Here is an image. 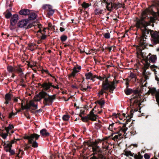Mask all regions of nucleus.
I'll return each instance as SVG.
<instances>
[{
  "label": "nucleus",
  "instance_id": "f257e3e1",
  "mask_svg": "<svg viewBox=\"0 0 159 159\" xmlns=\"http://www.w3.org/2000/svg\"><path fill=\"white\" fill-rule=\"evenodd\" d=\"M149 11V10L148 9L143 11L142 13V17L140 19L137 20L136 22V27L138 29H140L142 32V35L139 39L140 45L142 46L146 45L147 37L149 35V33L151 35L152 40L154 41H156L158 38V35L157 32H154L147 28V26L149 25L150 23L149 22L145 21L144 19L146 18L147 13Z\"/></svg>",
  "mask_w": 159,
  "mask_h": 159
},
{
  "label": "nucleus",
  "instance_id": "f03ea898",
  "mask_svg": "<svg viewBox=\"0 0 159 159\" xmlns=\"http://www.w3.org/2000/svg\"><path fill=\"white\" fill-rule=\"evenodd\" d=\"M40 97L41 99L44 98L43 103L44 105H51L54 99H55V95H49L47 92L42 91L39 93L38 95Z\"/></svg>",
  "mask_w": 159,
  "mask_h": 159
},
{
  "label": "nucleus",
  "instance_id": "7ed1b4c3",
  "mask_svg": "<svg viewBox=\"0 0 159 159\" xmlns=\"http://www.w3.org/2000/svg\"><path fill=\"white\" fill-rule=\"evenodd\" d=\"M99 142L100 141L98 140H96L90 144V146L92 147V151L93 152L91 156L97 155L99 157H101L102 151L100 147L98 146V145L99 144Z\"/></svg>",
  "mask_w": 159,
  "mask_h": 159
},
{
  "label": "nucleus",
  "instance_id": "20e7f679",
  "mask_svg": "<svg viewBox=\"0 0 159 159\" xmlns=\"http://www.w3.org/2000/svg\"><path fill=\"white\" fill-rule=\"evenodd\" d=\"M40 137V135L34 133L31 134L29 135H26L24 136V139L28 140L29 143L32 144V146L34 148L38 147V143L36 141H34V139L37 140Z\"/></svg>",
  "mask_w": 159,
  "mask_h": 159
},
{
  "label": "nucleus",
  "instance_id": "39448f33",
  "mask_svg": "<svg viewBox=\"0 0 159 159\" xmlns=\"http://www.w3.org/2000/svg\"><path fill=\"white\" fill-rule=\"evenodd\" d=\"M102 87L105 90L109 89V91L111 93H112L113 91L116 88L114 80L112 82H109L107 78L105 79V80L102 82Z\"/></svg>",
  "mask_w": 159,
  "mask_h": 159
},
{
  "label": "nucleus",
  "instance_id": "423d86ee",
  "mask_svg": "<svg viewBox=\"0 0 159 159\" xmlns=\"http://www.w3.org/2000/svg\"><path fill=\"white\" fill-rule=\"evenodd\" d=\"M7 70L9 72H18L20 75H22L23 74L21 69L19 67H13L12 66H7Z\"/></svg>",
  "mask_w": 159,
  "mask_h": 159
},
{
  "label": "nucleus",
  "instance_id": "0eeeda50",
  "mask_svg": "<svg viewBox=\"0 0 159 159\" xmlns=\"http://www.w3.org/2000/svg\"><path fill=\"white\" fill-rule=\"evenodd\" d=\"M150 66V64L148 62H146V64L144 65L143 71V78L145 79L144 81H146L149 78L150 74L149 72H146V69L148 68Z\"/></svg>",
  "mask_w": 159,
  "mask_h": 159
},
{
  "label": "nucleus",
  "instance_id": "6e6552de",
  "mask_svg": "<svg viewBox=\"0 0 159 159\" xmlns=\"http://www.w3.org/2000/svg\"><path fill=\"white\" fill-rule=\"evenodd\" d=\"M127 129V128L125 127V125H124L120 129L119 132L117 133L118 134L114 136L113 138V139L115 140L118 139H120L123 134H125Z\"/></svg>",
  "mask_w": 159,
  "mask_h": 159
},
{
  "label": "nucleus",
  "instance_id": "1a4fd4ad",
  "mask_svg": "<svg viewBox=\"0 0 159 159\" xmlns=\"http://www.w3.org/2000/svg\"><path fill=\"white\" fill-rule=\"evenodd\" d=\"M52 83L47 81L44 82L42 84H40V86L43 88V90L44 91H49L50 90V88L52 86Z\"/></svg>",
  "mask_w": 159,
  "mask_h": 159
},
{
  "label": "nucleus",
  "instance_id": "9d476101",
  "mask_svg": "<svg viewBox=\"0 0 159 159\" xmlns=\"http://www.w3.org/2000/svg\"><path fill=\"white\" fill-rule=\"evenodd\" d=\"M42 8L44 10L46 9L47 11H48L47 13L48 16H52L55 12L54 10L52 9V6L49 4L43 5Z\"/></svg>",
  "mask_w": 159,
  "mask_h": 159
},
{
  "label": "nucleus",
  "instance_id": "9b49d317",
  "mask_svg": "<svg viewBox=\"0 0 159 159\" xmlns=\"http://www.w3.org/2000/svg\"><path fill=\"white\" fill-rule=\"evenodd\" d=\"M29 23V20L28 19H24L20 21L17 23L18 27L21 28H26Z\"/></svg>",
  "mask_w": 159,
  "mask_h": 159
},
{
  "label": "nucleus",
  "instance_id": "f8f14e48",
  "mask_svg": "<svg viewBox=\"0 0 159 159\" xmlns=\"http://www.w3.org/2000/svg\"><path fill=\"white\" fill-rule=\"evenodd\" d=\"M156 7L157 10V12L156 13L154 12H152L153 16V17H150V20L151 22H154V20L157 19V14L159 16V2H157Z\"/></svg>",
  "mask_w": 159,
  "mask_h": 159
},
{
  "label": "nucleus",
  "instance_id": "ddd939ff",
  "mask_svg": "<svg viewBox=\"0 0 159 159\" xmlns=\"http://www.w3.org/2000/svg\"><path fill=\"white\" fill-rule=\"evenodd\" d=\"M19 19L18 16L17 14H14L11 17L10 22L11 25L12 26L15 25Z\"/></svg>",
  "mask_w": 159,
  "mask_h": 159
},
{
  "label": "nucleus",
  "instance_id": "4468645a",
  "mask_svg": "<svg viewBox=\"0 0 159 159\" xmlns=\"http://www.w3.org/2000/svg\"><path fill=\"white\" fill-rule=\"evenodd\" d=\"M94 109H93L90 112V113L88 114L89 119V120L92 121H94L96 120L98 117L97 115L94 114Z\"/></svg>",
  "mask_w": 159,
  "mask_h": 159
},
{
  "label": "nucleus",
  "instance_id": "2eb2a0df",
  "mask_svg": "<svg viewBox=\"0 0 159 159\" xmlns=\"http://www.w3.org/2000/svg\"><path fill=\"white\" fill-rule=\"evenodd\" d=\"M128 77L131 79H133L134 81H136L138 80V79L137 78V75L136 73L130 72Z\"/></svg>",
  "mask_w": 159,
  "mask_h": 159
},
{
  "label": "nucleus",
  "instance_id": "dca6fc26",
  "mask_svg": "<svg viewBox=\"0 0 159 159\" xmlns=\"http://www.w3.org/2000/svg\"><path fill=\"white\" fill-rule=\"evenodd\" d=\"M100 141L99 143H101L102 144V147L103 149H108V148L109 144L107 143L106 140H98Z\"/></svg>",
  "mask_w": 159,
  "mask_h": 159
},
{
  "label": "nucleus",
  "instance_id": "f3484780",
  "mask_svg": "<svg viewBox=\"0 0 159 159\" xmlns=\"http://www.w3.org/2000/svg\"><path fill=\"white\" fill-rule=\"evenodd\" d=\"M40 132L41 135L43 137L49 136L50 135L49 133L45 129H43L41 130Z\"/></svg>",
  "mask_w": 159,
  "mask_h": 159
},
{
  "label": "nucleus",
  "instance_id": "a211bd4d",
  "mask_svg": "<svg viewBox=\"0 0 159 159\" xmlns=\"http://www.w3.org/2000/svg\"><path fill=\"white\" fill-rule=\"evenodd\" d=\"M11 94L10 93H7L5 94V104H8L10 102L11 99Z\"/></svg>",
  "mask_w": 159,
  "mask_h": 159
},
{
  "label": "nucleus",
  "instance_id": "6ab92c4d",
  "mask_svg": "<svg viewBox=\"0 0 159 159\" xmlns=\"http://www.w3.org/2000/svg\"><path fill=\"white\" fill-rule=\"evenodd\" d=\"M133 111L131 110L130 111V115L126 114L125 113H123L122 114V116L124 117V119H125V118L127 119V120H129L133 117V114L134 113Z\"/></svg>",
  "mask_w": 159,
  "mask_h": 159
},
{
  "label": "nucleus",
  "instance_id": "aec40b11",
  "mask_svg": "<svg viewBox=\"0 0 159 159\" xmlns=\"http://www.w3.org/2000/svg\"><path fill=\"white\" fill-rule=\"evenodd\" d=\"M106 11V9L103 10H101L99 8H96L94 10V12L95 15H98L100 14H104Z\"/></svg>",
  "mask_w": 159,
  "mask_h": 159
},
{
  "label": "nucleus",
  "instance_id": "412c9836",
  "mask_svg": "<svg viewBox=\"0 0 159 159\" xmlns=\"http://www.w3.org/2000/svg\"><path fill=\"white\" fill-rule=\"evenodd\" d=\"M19 14L22 15H27L30 14V11L27 9L21 10L19 11Z\"/></svg>",
  "mask_w": 159,
  "mask_h": 159
},
{
  "label": "nucleus",
  "instance_id": "4be33fe9",
  "mask_svg": "<svg viewBox=\"0 0 159 159\" xmlns=\"http://www.w3.org/2000/svg\"><path fill=\"white\" fill-rule=\"evenodd\" d=\"M79 72V70H76V67H74L73 69V70L71 74L69 75V77H75V76L76 75L77 73L78 72Z\"/></svg>",
  "mask_w": 159,
  "mask_h": 159
},
{
  "label": "nucleus",
  "instance_id": "5701e85b",
  "mask_svg": "<svg viewBox=\"0 0 159 159\" xmlns=\"http://www.w3.org/2000/svg\"><path fill=\"white\" fill-rule=\"evenodd\" d=\"M124 154L127 157L129 156L133 157L134 155V153L131 152L130 151L127 149H125L124 150Z\"/></svg>",
  "mask_w": 159,
  "mask_h": 159
},
{
  "label": "nucleus",
  "instance_id": "b1692460",
  "mask_svg": "<svg viewBox=\"0 0 159 159\" xmlns=\"http://www.w3.org/2000/svg\"><path fill=\"white\" fill-rule=\"evenodd\" d=\"M157 60V57L155 55H152L150 56L148 59L149 62H151L152 63H154Z\"/></svg>",
  "mask_w": 159,
  "mask_h": 159
},
{
  "label": "nucleus",
  "instance_id": "393cba45",
  "mask_svg": "<svg viewBox=\"0 0 159 159\" xmlns=\"http://www.w3.org/2000/svg\"><path fill=\"white\" fill-rule=\"evenodd\" d=\"M36 48V45L33 43H31L29 45L28 49L31 51L34 50Z\"/></svg>",
  "mask_w": 159,
  "mask_h": 159
},
{
  "label": "nucleus",
  "instance_id": "a878e982",
  "mask_svg": "<svg viewBox=\"0 0 159 159\" xmlns=\"http://www.w3.org/2000/svg\"><path fill=\"white\" fill-rule=\"evenodd\" d=\"M85 75L86 77V79L87 80L90 79L92 77H93V75L91 72L86 73Z\"/></svg>",
  "mask_w": 159,
  "mask_h": 159
},
{
  "label": "nucleus",
  "instance_id": "bb28decb",
  "mask_svg": "<svg viewBox=\"0 0 159 159\" xmlns=\"http://www.w3.org/2000/svg\"><path fill=\"white\" fill-rule=\"evenodd\" d=\"M36 17V15L35 13H30L29 16V18L31 20H34Z\"/></svg>",
  "mask_w": 159,
  "mask_h": 159
},
{
  "label": "nucleus",
  "instance_id": "cd10ccee",
  "mask_svg": "<svg viewBox=\"0 0 159 159\" xmlns=\"http://www.w3.org/2000/svg\"><path fill=\"white\" fill-rule=\"evenodd\" d=\"M91 6V3H87L85 2H84L82 4V7L84 8L85 9H86Z\"/></svg>",
  "mask_w": 159,
  "mask_h": 159
},
{
  "label": "nucleus",
  "instance_id": "c85d7f7f",
  "mask_svg": "<svg viewBox=\"0 0 159 159\" xmlns=\"http://www.w3.org/2000/svg\"><path fill=\"white\" fill-rule=\"evenodd\" d=\"M13 128V126L12 125L10 124L9 125V126L8 127H5V129L7 131V133H9V132L10 130L12 129Z\"/></svg>",
  "mask_w": 159,
  "mask_h": 159
},
{
  "label": "nucleus",
  "instance_id": "c756f323",
  "mask_svg": "<svg viewBox=\"0 0 159 159\" xmlns=\"http://www.w3.org/2000/svg\"><path fill=\"white\" fill-rule=\"evenodd\" d=\"M30 105L31 107L32 106L34 108H35L36 109H37L38 108V105L37 104H35L34 103V101L33 100L30 101Z\"/></svg>",
  "mask_w": 159,
  "mask_h": 159
},
{
  "label": "nucleus",
  "instance_id": "7c9ffc66",
  "mask_svg": "<svg viewBox=\"0 0 159 159\" xmlns=\"http://www.w3.org/2000/svg\"><path fill=\"white\" fill-rule=\"evenodd\" d=\"M125 92L126 95H129L132 93L133 90L131 89H128L126 90H125Z\"/></svg>",
  "mask_w": 159,
  "mask_h": 159
},
{
  "label": "nucleus",
  "instance_id": "2f4dec72",
  "mask_svg": "<svg viewBox=\"0 0 159 159\" xmlns=\"http://www.w3.org/2000/svg\"><path fill=\"white\" fill-rule=\"evenodd\" d=\"M114 123H112L109 125L108 129L111 131H113V130L115 129V128L114 127Z\"/></svg>",
  "mask_w": 159,
  "mask_h": 159
},
{
  "label": "nucleus",
  "instance_id": "473e14b6",
  "mask_svg": "<svg viewBox=\"0 0 159 159\" xmlns=\"http://www.w3.org/2000/svg\"><path fill=\"white\" fill-rule=\"evenodd\" d=\"M106 7L108 10L111 11L112 10V3L107 4V5L106 6Z\"/></svg>",
  "mask_w": 159,
  "mask_h": 159
},
{
  "label": "nucleus",
  "instance_id": "72a5a7b5",
  "mask_svg": "<svg viewBox=\"0 0 159 159\" xmlns=\"http://www.w3.org/2000/svg\"><path fill=\"white\" fill-rule=\"evenodd\" d=\"M39 95V93L38 94L36 95L34 98V101L38 102L41 99L40 97L38 96Z\"/></svg>",
  "mask_w": 159,
  "mask_h": 159
},
{
  "label": "nucleus",
  "instance_id": "f704fd0d",
  "mask_svg": "<svg viewBox=\"0 0 159 159\" xmlns=\"http://www.w3.org/2000/svg\"><path fill=\"white\" fill-rule=\"evenodd\" d=\"M81 117V120L83 122H86L89 119V116L88 115L87 116H85L84 117L82 116Z\"/></svg>",
  "mask_w": 159,
  "mask_h": 159
},
{
  "label": "nucleus",
  "instance_id": "c9c22d12",
  "mask_svg": "<svg viewBox=\"0 0 159 159\" xmlns=\"http://www.w3.org/2000/svg\"><path fill=\"white\" fill-rule=\"evenodd\" d=\"M70 116L68 115H64L62 117V119L64 120L67 121L69 120Z\"/></svg>",
  "mask_w": 159,
  "mask_h": 159
},
{
  "label": "nucleus",
  "instance_id": "e433bc0d",
  "mask_svg": "<svg viewBox=\"0 0 159 159\" xmlns=\"http://www.w3.org/2000/svg\"><path fill=\"white\" fill-rule=\"evenodd\" d=\"M97 103L100 105L101 106V107H102V106L105 103V102L104 100H98L97 101Z\"/></svg>",
  "mask_w": 159,
  "mask_h": 159
},
{
  "label": "nucleus",
  "instance_id": "4c0bfd02",
  "mask_svg": "<svg viewBox=\"0 0 159 159\" xmlns=\"http://www.w3.org/2000/svg\"><path fill=\"white\" fill-rule=\"evenodd\" d=\"M67 37L66 36L63 35L61 37L60 39L62 41L64 42L67 39Z\"/></svg>",
  "mask_w": 159,
  "mask_h": 159
},
{
  "label": "nucleus",
  "instance_id": "58836bf2",
  "mask_svg": "<svg viewBox=\"0 0 159 159\" xmlns=\"http://www.w3.org/2000/svg\"><path fill=\"white\" fill-rule=\"evenodd\" d=\"M116 5L117 6L116 8H118L120 7L124 8V4H122L121 3H116Z\"/></svg>",
  "mask_w": 159,
  "mask_h": 159
},
{
  "label": "nucleus",
  "instance_id": "ea45409f",
  "mask_svg": "<svg viewBox=\"0 0 159 159\" xmlns=\"http://www.w3.org/2000/svg\"><path fill=\"white\" fill-rule=\"evenodd\" d=\"M104 36L106 39H108L110 38V35L109 33H106L104 34Z\"/></svg>",
  "mask_w": 159,
  "mask_h": 159
},
{
  "label": "nucleus",
  "instance_id": "a19ab883",
  "mask_svg": "<svg viewBox=\"0 0 159 159\" xmlns=\"http://www.w3.org/2000/svg\"><path fill=\"white\" fill-rule=\"evenodd\" d=\"M31 106L29 104H27L25 106H23V107L24 109H29L30 108Z\"/></svg>",
  "mask_w": 159,
  "mask_h": 159
},
{
  "label": "nucleus",
  "instance_id": "79ce46f5",
  "mask_svg": "<svg viewBox=\"0 0 159 159\" xmlns=\"http://www.w3.org/2000/svg\"><path fill=\"white\" fill-rule=\"evenodd\" d=\"M8 133H2L1 134V136H2V137L4 139H6L7 136H8Z\"/></svg>",
  "mask_w": 159,
  "mask_h": 159
},
{
  "label": "nucleus",
  "instance_id": "37998d69",
  "mask_svg": "<svg viewBox=\"0 0 159 159\" xmlns=\"http://www.w3.org/2000/svg\"><path fill=\"white\" fill-rule=\"evenodd\" d=\"M11 16V12H9L7 13L5 15V17L7 18H10Z\"/></svg>",
  "mask_w": 159,
  "mask_h": 159
},
{
  "label": "nucleus",
  "instance_id": "c03bdc74",
  "mask_svg": "<svg viewBox=\"0 0 159 159\" xmlns=\"http://www.w3.org/2000/svg\"><path fill=\"white\" fill-rule=\"evenodd\" d=\"M116 3H112V10L116 9Z\"/></svg>",
  "mask_w": 159,
  "mask_h": 159
},
{
  "label": "nucleus",
  "instance_id": "a18cd8bd",
  "mask_svg": "<svg viewBox=\"0 0 159 159\" xmlns=\"http://www.w3.org/2000/svg\"><path fill=\"white\" fill-rule=\"evenodd\" d=\"M38 27L39 29V30L37 31V32H41L42 31L41 28L42 26L41 24H38Z\"/></svg>",
  "mask_w": 159,
  "mask_h": 159
},
{
  "label": "nucleus",
  "instance_id": "49530a36",
  "mask_svg": "<svg viewBox=\"0 0 159 159\" xmlns=\"http://www.w3.org/2000/svg\"><path fill=\"white\" fill-rule=\"evenodd\" d=\"M97 78L99 80H100L101 81H104L105 80V79L107 78L106 77H102L101 76L98 77H97Z\"/></svg>",
  "mask_w": 159,
  "mask_h": 159
},
{
  "label": "nucleus",
  "instance_id": "de8ad7c7",
  "mask_svg": "<svg viewBox=\"0 0 159 159\" xmlns=\"http://www.w3.org/2000/svg\"><path fill=\"white\" fill-rule=\"evenodd\" d=\"M145 159H149L150 158V156L147 153H145L144 155Z\"/></svg>",
  "mask_w": 159,
  "mask_h": 159
},
{
  "label": "nucleus",
  "instance_id": "09e8293b",
  "mask_svg": "<svg viewBox=\"0 0 159 159\" xmlns=\"http://www.w3.org/2000/svg\"><path fill=\"white\" fill-rule=\"evenodd\" d=\"M134 157L135 159H142L143 158V157L136 155L134 156Z\"/></svg>",
  "mask_w": 159,
  "mask_h": 159
},
{
  "label": "nucleus",
  "instance_id": "8fccbe9b",
  "mask_svg": "<svg viewBox=\"0 0 159 159\" xmlns=\"http://www.w3.org/2000/svg\"><path fill=\"white\" fill-rule=\"evenodd\" d=\"M105 90L103 89L102 88V89L98 93V94L102 95L105 92Z\"/></svg>",
  "mask_w": 159,
  "mask_h": 159
},
{
  "label": "nucleus",
  "instance_id": "3c124183",
  "mask_svg": "<svg viewBox=\"0 0 159 159\" xmlns=\"http://www.w3.org/2000/svg\"><path fill=\"white\" fill-rule=\"evenodd\" d=\"M6 146L8 148L11 149L12 147L11 143L10 142L8 143L7 144Z\"/></svg>",
  "mask_w": 159,
  "mask_h": 159
},
{
  "label": "nucleus",
  "instance_id": "603ef678",
  "mask_svg": "<svg viewBox=\"0 0 159 159\" xmlns=\"http://www.w3.org/2000/svg\"><path fill=\"white\" fill-rule=\"evenodd\" d=\"M30 147V146L28 144H25V150H27Z\"/></svg>",
  "mask_w": 159,
  "mask_h": 159
},
{
  "label": "nucleus",
  "instance_id": "864d4df0",
  "mask_svg": "<svg viewBox=\"0 0 159 159\" xmlns=\"http://www.w3.org/2000/svg\"><path fill=\"white\" fill-rule=\"evenodd\" d=\"M16 115L15 113H14L13 112H12L9 115V118H11L13 116H14Z\"/></svg>",
  "mask_w": 159,
  "mask_h": 159
},
{
  "label": "nucleus",
  "instance_id": "5fc2aeb1",
  "mask_svg": "<svg viewBox=\"0 0 159 159\" xmlns=\"http://www.w3.org/2000/svg\"><path fill=\"white\" fill-rule=\"evenodd\" d=\"M84 112H85V111H84V110H80V116L81 117L82 116V115L84 114Z\"/></svg>",
  "mask_w": 159,
  "mask_h": 159
},
{
  "label": "nucleus",
  "instance_id": "6e6d98bb",
  "mask_svg": "<svg viewBox=\"0 0 159 159\" xmlns=\"http://www.w3.org/2000/svg\"><path fill=\"white\" fill-rule=\"evenodd\" d=\"M9 152L11 155H13L15 153L14 151L13 150H10L9 151Z\"/></svg>",
  "mask_w": 159,
  "mask_h": 159
},
{
  "label": "nucleus",
  "instance_id": "4d7b16f0",
  "mask_svg": "<svg viewBox=\"0 0 159 159\" xmlns=\"http://www.w3.org/2000/svg\"><path fill=\"white\" fill-rule=\"evenodd\" d=\"M93 156H92L90 158V159H99L97 157H96L94 155H93Z\"/></svg>",
  "mask_w": 159,
  "mask_h": 159
},
{
  "label": "nucleus",
  "instance_id": "13d9d810",
  "mask_svg": "<svg viewBox=\"0 0 159 159\" xmlns=\"http://www.w3.org/2000/svg\"><path fill=\"white\" fill-rule=\"evenodd\" d=\"M46 38V36L45 35H43L41 37V39H45Z\"/></svg>",
  "mask_w": 159,
  "mask_h": 159
},
{
  "label": "nucleus",
  "instance_id": "bf43d9fd",
  "mask_svg": "<svg viewBox=\"0 0 159 159\" xmlns=\"http://www.w3.org/2000/svg\"><path fill=\"white\" fill-rule=\"evenodd\" d=\"M76 70H80L81 69V67L80 66H77V67H76Z\"/></svg>",
  "mask_w": 159,
  "mask_h": 159
},
{
  "label": "nucleus",
  "instance_id": "052dcab7",
  "mask_svg": "<svg viewBox=\"0 0 159 159\" xmlns=\"http://www.w3.org/2000/svg\"><path fill=\"white\" fill-rule=\"evenodd\" d=\"M60 30L61 32H63L65 30V29L64 28L61 27L60 29Z\"/></svg>",
  "mask_w": 159,
  "mask_h": 159
},
{
  "label": "nucleus",
  "instance_id": "680f3d73",
  "mask_svg": "<svg viewBox=\"0 0 159 159\" xmlns=\"http://www.w3.org/2000/svg\"><path fill=\"white\" fill-rule=\"evenodd\" d=\"M52 87H53L54 89H59V87L57 85V86H54V85H52Z\"/></svg>",
  "mask_w": 159,
  "mask_h": 159
},
{
  "label": "nucleus",
  "instance_id": "e2e57ef3",
  "mask_svg": "<svg viewBox=\"0 0 159 159\" xmlns=\"http://www.w3.org/2000/svg\"><path fill=\"white\" fill-rule=\"evenodd\" d=\"M125 80H126L125 84L127 86H128V85H129V81L128 80V79H126Z\"/></svg>",
  "mask_w": 159,
  "mask_h": 159
},
{
  "label": "nucleus",
  "instance_id": "0e129e2a",
  "mask_svg": "<svg viewBox=\"0 0 159 159\" xmlns=\"http://www.w3.org/2000/svg\"><path fill=\"white\" fill-rule=\"evenodd\" d=\"M96 76L95 75H94V76H93V77H92L91 79H90L91 80H92L93 82L94 81V80H93V78L94 77H95Z\"/></svg>",
  "mask_w": 159,
  "mask_h": 159
},
{
  "label": "nucleus",
  "instance_id": "69168bd1",
  "mask_svg": "<svg viewBox=\"0 0 159 159\" xmlns=\"http://www.w3.org/2000/svg\"><path fill=\"white\" fill-rule=\"evenodd\" d=\"M15 141H16L15 140H12L11 142H10V143H11V144H12L14 143Z\"/></svg>",
  "mask_w": 159,
  "mask_h": 159
},
{
  "label": "nucleus",
  "instance_id": "338daca9",
  "mask_svg": "<svg viewBox=\"0 0 159 159\" xmlns=\"http://www.w3.org/2000/svg\"><path fill=\"white\" fill-rule=\"evenodd\" d=\"M82 90L86 91L87 90L86 88H81Z\"/></svg>",
  "mask_w": 159,
  "mask_h": 159
},
{
  "label": "nucleus",
  "instance_id": "774afa93",
  "mask_svg": "<svg viewBox=\"0 0 159 159\" xmlns=\"http://www.w3.org/2000/svg\"><path fill=\"white\" fill-rule=\"evenodd\" d=\"M42 109H40L38 110H37V112H40V111H42Z\"/></svg>",
  "mask_w": 159,
  "mask_h": 159
}]
</instances>
